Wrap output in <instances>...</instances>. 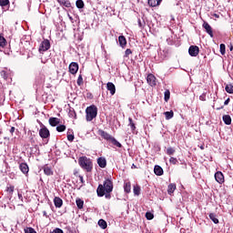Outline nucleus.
Segmentation results:
<instances>
[{"label":"nucleus","mask_w":233,"mask_h":233,"mask_svg":"<svg viewBox=\"0 0 233 233\" xmlns=\"http://www.w3.org/2000/svg\"><path fill=\"white\" fill-rule=\"evenodd\" d=\"M39 136L43 139H46L47 137H50V131L48 130V128L44 127L39 130Z\"/></svg>","instance_id":"6e6552de"},{"label":"nucleus","mask_w":233,"mask_h":233,"mask_svg":"<svg viewBox=\"0 0 233 233\" xmlns=\"http://www.w3.org/2000/svg\"><path fill=\"white\" fill-rule=\"evenodd\" d=\"M147 81L149 86H156V85H157V79L156 78V76H154L153 74L147 75Z\"/></svg>","instance_id":"0eeeda50"},{"label":"nucleus","mask_w":233,"mask_h":233,"mask_svg":"<svg viewBox=\"0 0 233 233\" xmlns=\"http://www.w3.org/2000/svg\"><path fill=\"white\" fill-rule=\"evenodd\" d=\"M66 228V230H69V232H70V230H71L72 228H70L69 226H67Z\"/></svg>","instance_id":"6e6d98bb"},{"label":"nucleus","mask_w":233,"mask_h":233,"mask_svg":"<svg viewBox=\"0 0 233 233\" xmlns=\"http://www.w3.org/2000/svg\"><path fill=\"white\" fill-rule=\"evenodd\" d=\"M97 165L100 168H105L106 167V158L100 157L97 158Z\"/></svg>","instance_id":"2eb2a0df"},{"label":"nucleus","mask_w":233,"mask_h":233,"mask_svg":"<svg viewBox=\"0 0 233 233\" xmlns=\"http://www.w3.org/2000/svg\"><path fill=\"white\" fill-rule=\"evenodd\" d=\"M77 70H79V65H77V63L76 62H72L69 65V72L70 74H77Z\"/></svg>","instance_id":"1a4fd4ad"},{"label":"nucleus","mask_w":233,"mask_h":233,"mask_svg":"<svg viewBox=\"0 0 233 233\" xmlns=\"http://www.w3.org/2000/svg\"><path fill=\"white\" fill-rule=\"evenodd\" d=\"M124 190L127 194H130V190H131L130 182H127L124 184Z\"/></svg>","instance_id":"cd10ccee"},{"label":"nucleus","mask_w":233,"mask_h":233,"mask_svg":"<svg viewBox=\"0 0 233 233\" xmlns=\"http://www.w3.org/2000/svg\"><path fill=\"white\" fill-rule=\"evenodd\" d=\"M166 119H172L174 117V111H167L164 113Z\"/></svg>","instance_id":"473e14b6"},{"label":"nucleus","mask_w":233,"mask_h":233,"mask_svg":"<svg viewBox=\"0 0 233 233\" xmlns=\"http://www.w3.org/2000/svg\"><path fill=\"white\" fill-rule=\"evenodd\" d=\"M97 117V106L92 105L86 109V121H92Z\"/></svg>","instance_id":"20e7f679"},{"label":"nucleus","mask_w":233,"mask_h":233,"mask_svg":"<svg viewBox=\"0 0 233 233\" xmlns=\"http://www.w3.org/2000/svg\"><path fill=\"white\" fill-rule=\"evenodd\" d=\"M15 132V127H12L10 129V134H14Z\"/></svg>","instance_id":"3c124183"},{"label":"nucleus","mask_w":233,"mask_h":233,"mask_svg":"<svg viewBox=\"0 0 233 233\" xmlns=\"http://www.w3.org/2000/svg\"><path fill=\"white\" fill-rule=\"evenodd\" d=\"M133 192L136 196H139L141 194V187L139 186H134Z\"/></svg>","instance_id":"7c9ffc66"},{"label":"nucleus","mask_w":233,"mask_h":233,"mask_svg":"<svg viewBox=\"0 0 233 233\" xmlns=\"http://www.w3.org/2000/svg\"><path fill=\"white\" fill-rule=\"evenodd\" d=\"M43 169H44V174L46 176H54V171L52 170V167L48 166H45Z\"/></svg>","instance_id":"a211bd4d"},{"label":"nucleus","mask_w":233,"mask_h":233,"mask_svg":"<svg viewBox=\"0 0 233 233\" xmlns=\"http://www.w3.org/2000/svg\"><path fill=\"white\" fill-rule=\"evenodd\" d=\"M220 54H221V56H225V54H226V46H225V44H220Z\"/></svg>","instance_id":"58836bf2"},{"label":"nucleus","mask_w":233,"mask_h":233,"mask_svg":"<svg viewBox=\"0 0 233 233\" xmlns=\"http://www.w3.org/2000/svg\"><path fill=\"white\" fill-rule=\"evenodd\" d=\"M106 90L110 92L111 96H114V94H116V85L112 82H108L106 84Z\"/></svg>","instance_id":"f8f14e48"},{"label":"nucleus","mask_w":233,"mask_h":233,"mask_svg":"<svg viewBox=\"0 0 233 233\" xmlns=\"http://www.w3.org/2000/svg\"><path fill=\"white\" fill-rule=\"evenodd\" d=\"M203 28H205L207 34L210 35V37H214V33L212 32V26L208 25V23L204 22L202 25Z\"/></svg>","instance_id":"9b49d317"},{"label":"nucleus","mask_w":233,"mask_h":233,"mask_svg":"<svg viewBox=\"0 0 233 233\" xmlns=\"http://www.w3.org/2000/svg\"><path fill=\"white\" fill-rule=\"evenodd\" d=\"M200 101H207V94L203 93L199 96Z\"/></svg>","instance_id":"a18cd8bd"},{"label":"nucleus","mask_w":233,"mask_h":233,"mask_svg":"<svg viewBox=\"0 0 233 233\" xmlns=\"http://www.w3.org/2000/svg\"><path fill=\"white\" fill-rule=\"evenodd\" d=\"M128 121H129L128 127H130L131 131L134 132L136 130V123H134V120L132 119V117H129Z\"/></svg>","instance_id":"bb28decb"},{"label":"nucleus","mask_w":233,"mask_h":233,"mask_svg":"<svg viewBox=\"0 0 233 233\" xmlns=\"http://www.w3.org/2000/svg\"><path fill=\"white\" fill-rule=\"evenodd\" d=\"M215 179L217 183H219L220 185L221 183L225 182V177L223 176V173L220 171H218L217 173H215Z\"/></svg>","instance_id":"9d476101"},{"label":"nucleus","mask_w":233,"mask_h":233,"mask_svg":"<svg viewBox=\"0 0 233 233\" xmlns=\"http://www.w3.org/2000/svg\"><path fill=\"white\" fill-rule=\"evenodd\" d=\"M209 219H211V221H213L215 225H218V223H219V219H218V218L216 217V214L214 213L209 214Z\"/></svg>","instance_id":"a878e982"},{"label":"nucleus","mask_w":233,"mask_h":233,"mask_svg":"<svg viewBox=\"0 0 233 233\" xmlns=\"http://www.w3.org/2000/svg\"><path fill=\"white\" fill-rule=\"evenodd\" d=\"M38 50L40 54H43V52H46V50H50V41L48 39H45L44 41H42Z\"/></svg>","instance_id":"39448f33"},{"label":"nucleus","mask_w":233,"mask_h":233,"mask_svg":"<svg viewBox=\"0 0 233 233\" xmlns=\"http://www.w3.org/2000/svg\"><path fill=\"white\" fill-rule=\"evenodd\" d=\"M222 119H223L225 125H231L232 124V118L230 117L229 115H224L222 116Z\"/></svg>","instance_id":"5701e85b"},{"label":"nucleus","mask_w":233,"mask_h":233,"mask_svg":"<svg viewBox=\"0 0 233 233\" xmlns=\"http://www.w3.org/2000/svg\"><path fill=\"white\" fill-rule=\"evenodd\" d=\"M19 168L23 174H28L30 168L28 167V164L26 163H21L19 165Z\"/></svg>","instance_id":"dca6fc26"},{"label":"nucleus","mask_w":233,"mask_h":233,"mask_svg":"<svg viewBox=\"0 0 233 233\" xmlns=\"http://www.w3.org/2000/svg\"><path fill=\"white\" fill-rule=\"evenodd\" d=\"M106 198H108V195H106Z\"/></svg>","instance_id":"052dcab7"},{"label":"nucleus","mask_w":233,"mask_h":233,"mask_svg":"<svg viewBox=\"0 0 233 233\" xmlns=\"http://www.w3.org/2000/svg\"><path fill=\"white\" fill-rule=\"evenodd\" d=\"M1 76H4V79H7L8 78V75H6L5 71H2L1 72Z\"/></svg>","instance_id":"de8ad7c7"},{"label":"nucleus","mask_w":233,"mask_h":233,"mask_svg":"<svg viewBox=\"0 0 233 233\" xmlns=\"http://www.w3.org/2000/svg\"><path fill=\"white\" fill-rule=\"evenodd\" d=\"M61 123V119L57 118V117H50L49 118V125L51 127H57V125H59Z\"/></svg>","instance_id":"4468645a"},{"label":"nucleus","mask_w":233,"mask_h":233,"mask_svg":"<svg viewBox=\"0 0 233 233\" xmlns=\"http://www.w3.org/2000/svg\"><path fill=\"white\" fill-rule=\"evenodd\" d=\"M98 226H99L100 228H102L103 230H105V228H106V227H108V225L106 224V221H105V219H99V220H98Z\"/></svg>","instance_id":"393cba45"},{"label":"nucleus","mask_w":233,"mask_h":233,"mask_svg":"<svg viewBox=\"0 0 233 233\" xmlns=\"http://www.w3.org/2000/svg\"><path fill=\"white\" fill-rule=\"evenodd\" d=\"M146 218L150 221L151 219H154V214H152L151 212H147Z\"/></svg>","instance_id":"a19ab883"},{"label":"nucleus","mask_w":233,"mask_h":233,"mask_svg":"<svg viewBox=\"0 0 233 233\" xmlns=\"http://www.w3.org/2000/svg\"><path fill=\"white\" fill-rule=\"evenodd\" d=\"M56 130H57L58 132H65V130H66V126H65V125H59V126L56 127Z\"/></svg>","instance_id":"e433bc0d"},{"label":"nucleus","mask_w":233,"mask_h":233,"mask_svg":"<svg viewBox=\"0 0 233 233\" xmlns=\"http://www.w3.org/2000/svg\"><path fill=\"white\" fill-rule=\"evenodd\" d=\"M0 134H3V132H2V131H0Z\"/></svg>","instance_id":"680f3d73"},{"label":"nucleus","mask_w":233,"mask_h":233,"mask_svg":"<svg viewBox=\"0 0 233 233\" xmlns=\"http://www.w3.org/2000/svg\"><path fill=\"white\" fill-rule=\"evenodd\" d=\"M18 199H20L21 201H23V195L21 193H18Z\"/></svg>","instance_id":"603ef678"},{"label":"nucleus","mask_w":233,"mask_h":233,"mask_svg":"<svg viewBox=\"0 0 233 233\" xmlns=\"http://www.w3.org/2000/svg\"><path fill=\"white\" fill-rule=\"evenodd\" d=\"M221 108H223V106H221V107H218V108H217V110H221Z\"/></svg>","instance_id":"13d9d810"},{"label":"nucleus","mask_w":233,"mask_h":233,"mask_svg":"<svg viewBox=\"0 0 233 233\" xmlns=\"http://www.w3.org/2000/svg\"><path fill=\"white\" fill-rule=\"evenodd\" d=\"M166 154H167V156H174L176 149L174 147H167Z\"/></svg>","instance_id":"72a5a7b5"},{"label":"nucleus","mask_w":233,"mask_h":233,"mask_svg":"<svg viewBox=\"0 0 233 233\" xmlns=\"http://www.w3.org/2000/svg\"><path fill=\"white\" fill-rule=\"evenodd\" d=\"M25 233H37L34 228H26Z\"/></svg>","instance_id":"79ce46f5"},{"label":"nucleus","mask_w":233,"mask_h":233,"mask_svg":"<svg viewBox=\"0 0 233 233\" xmlns=\"http://www.w3.org/2000/svg\"><path fill=\"white\" fill-rule=\"evenodd\" d=\"M57 3H59V5L61 6H65L66 8H70V6H72V4L70 3L69 0H56Z\"/></svg>","instance_id":"f3484780"},{"label":"nucleus","mask_w":233,"mask_h":233,"mask_svg":"<svg viewBox=\"0 0 233 233\" xmlns=\"http://www.w3.org/2000/svg\"><path fill=\"white\" fill-rule=\"evenodd\" d=\"M0 46L2 48H5V46H6V39L4 38V36L1 35H0Z\"/></svg>","instance_id":"2f4dec72"},{"label":"nucleus","mask_w":233,"mask_h":233,"mask_svg":"<svg viewBox=\"0 0 233 233\" xmlns=\"http://www.w3.org/2000/svg\"><path fill=\"white\" fill-rule=\"evenodd\" d=\"M168 99H170V91L169 90H166L164 93V100L166 102H168Z\"/></svg>","instance_id":"c9c22d12"},{"label":"nucleus","mask_w":233,"mask_h":233,"mask_svg":"<svg viewBox=\"0 0 233 233\" xmlns=\"http://www.w3.org/2000/svg\"><path fill=\"white\" fill-rule=\"evenodd\" d=\"M230 50H233V46L230 47Z\"/></svg>","instance_id":"bf43d9fd"},{"label":"nucleus","mask_w":233,"mask_h":233,"mask_svg":"<svg viewBox=\"0 0 233 233\" xmlns=\"http://www.w3.org/2000/svg\"><path fill=\"white\" fill-rule=\"evenodd\" d=\"M225 90L228 92V94H233V85L228 84L225 87Z\"/></svg>","instance_id":"c756f323"},{"label":"nucleus","mask_w":233,"mask_h":233,"mask_svg":"<svg viewBox=\"0 0 233 233\" xmlns=\"http://www.w3.org/2000/svg\"><path fill=\"white\" fill-rule=\"evenodd\" d=\"M68 18L70 19V21H74V18L72 16H70V14H67Z\"/></svg>","instance_id":"5fc2aeb1"},{"label":"nucleus","mask_w":233,"mask_h":233,"mask_svg":"<svg viewBox=\"0 0 233 233\" xmlns=\"http://www.w3.org/2000/svg\"><path fill=\"white\" fill-rule=\"evenodd\" d=\"M130 54H132V50L131 49H127L125 51V57H128L130 56Z\"/></svg>","instance_id":"49530a36"},{"label":"nucleus","mask_w":233,"mask_h":233,"mask_svg":"<svg viewBox=\"0 0 233 233\" xmlns=\"http://www.w3.org/2000/svg\"><path fill=\"white\" fill-rule=\"evenodd\" d=\"M154 172L156 176H163V167L161 166H155Z\"/></svg>","instance_id":"4be33fe9"},{"label":"nucleus","mask_w":233,"mask_h":233,"mask_svg":"<svg viewBox=\"0 0 233 233\" xmlns=\"http://www.w3.org/2000/svg\"><path fill=\"white\" fill-rule=\"evenodd\" d=\"M14 186H9L6 187V192H8V194H10V196H12V194H14Z\"/></svg>","instance_id":"ea45409f"},{"label":"nucleus","mask_w":233,"mask_h":233,"mask_svg":"<svg viewBox=\"0 0 233 233\" xmlns=\"http://www.w3.org/2000/svg\"><path fill=\"white\" fill-rule=\"evenodd\" d=\"M54 205L56 208H61L63 207V199H61L59 197H55Z\"/></svg>","instance_id":"ddd939ff"},{"label":"nucleus","mask_w":233,"mask_h":233,"mask_svg":"<svg viewBox=\"0 0 233 233\" xmlns=\"http://www.w3.org/2000/svg\"><path fill=\"white\" fill-rule=\"evenodd\" d=\"M114 190V183L110 178H107L104 181L103 184H99L96 189V194L98 198H103L105 194H110Z\"/></svg>","instance_id":"f257e3e1"},{"label":"nucleus","mask_w":233,"mask_h":233,"mask_svg":"<svg viewBox=\"0 0 233 233\" xmlns=\"http://www.w3.org/2000/svg\"><path fill=\"white\" fill-rule=\"evenodd\" d=\"M228 103H230V98H228L225 100V102H224L225 106H227V105H228Z\"/></svg>","instance_id":"8fccbe9b"},{"label":"nucleus","mask_w":233,"mask_h":233,"mask_svg":"<svg viewBox=\"0 0 233 233\" xmlns=\"http://www.w3.org/2000/svg\"><path fill=\"white\" fill-rule=\"evenodd\" d=\"M188 54L191 57H198V56H199V47L198 46H190Z\"/></svg>","instance_id":"423d86ee"},{"label":"nucleus","mask_w":233,"mask_h":233,"mask_svg":"<svg viewBox=\"0 0 233 233\" xmlns=\"http://www.w3.org/2000/svg\"><path fill=\"white\" fill-rule=\"evenodd\" d=\"M138 26H140V28L143 27V24H141V20H138Z\"/></svg>","instance_id":"864d4df0"},{"label":"nucleus","mask_w":233,"mask_h":233,"mask_svg":"<svg viewBox=\"0 0 233 233\" xmlns=\"http://www.w3.org/2000/svg\"><path fill=\"white\" fill-rule=\"evenodd\" d=\"M80 182L82 183V185H85V179L83 178V176L79 175L78 176Z\"/></svg>","instance_id":"09e8293b"},{"label":"nucleus","mask_w":233,"mask_h":233,"mask_svg":"<svg viewBox=\"0 0 233 233\" xmlns=\"http://www.w3.org/2000/svg\"><path fill=\"white\" fill-rule=\"evenodd\" d=\"M98 134L101 136V137H103V139H106V141H110V143H112V145L115 147H117V148H121L123 147V145H121V143H119L116 137H112L103 129L98 130Z\"/></svg>","instance_id":"f03ea898"},{"label":"nucleus","mask_w":233,"mask_h":233,"mask_svg":"<svg viewBox=\"0 0 233 233\" xmlns=\"http://www.w3.org/2000/svg\"><path fill=\"white\" fill-rule=\"evenodd\" d=\"M76 8H85V2L83 0H76Z\"/></svg>","instance_id":"f704fd0d"},{"label":"nucleus","mask_w":233,"mask_h":233,"mask_svg":"<svg viewBox=\"0 0 233 233\" xmlns=\"http://www.w3.org/2000/svg\"><path fill=\"white\" fill-rule=\"evenodd\" d=\"M67 141H74V131L72 129L67 130Z\"/></svg>","instance_id":"b1692460"},{"label":"nucleus","mask_w":233,"mask_h":233,"mask_svg":"<svg viewBox=\"0 0 233 233\" xmlns=\"http://www.w3.org/2000/svg\"><path fill=\"white\" fill-rule=\"evenodd\" d=\"M76 83L79 86L83 85V76L81 75L78 76Z\"/></svg>","instance_id":"c03bdc74"},{"label":"nucleus","mask_w":233,"mask_h":233,"mask_svg":"<svg viewBox=\"0 0 233 233\" xmlns=\"http://www.w3.org/2000/svg\"><path fill=\"white\" fill-rule=\"evenodd\" d=\"M118 43L122 48H125V46H127V38L123 35H120L118 37Z\"/></svg>","instance_id":"412c9836"},{"label":"nucleus","mask_w":233,"mask_h":233,"mask_svg":"<svg viewBox=\"0 0 233 233\" xmlns=\"http://www.w3.org/2000/svg\"><path fill=\"white\" fill-rule=\"evenodd\" d=\"M10 5L9 0H0V6H8Z\"/></svg>","instance_id":"4c0bfd02"},{"label":"nucleus","mask_w":233,"mask_h":233,"mask_svg":"<svg viewBox=\"0 0 233 233\" xmlns=\"http://www.w3.org/2000/svg\"><path fill=\"white\" fill-rule=\"evenodd\" d=\"M43 216L46 217V211H43Z\"/></svg>","instance_id":"4d7b16f0"},{"label":"nucleus","mask_w":233,"mask_h":233,"mask_svg":"<svg viewBox=\"0 0 233 233\" xmlns=\"http://www.w3.org/2000/svg\"><path fill=\"white\" fill-rule=\"evenodd\" d=\"M174 192H176V184L171 183L167 186V194L169 196H172V194H174Z\"/></svg>","instance_id":"6ab92c4d"},{"label":"nucleus","mask_w":233,"mask_h":233,"mask_svg":"<svg viewBox=\"0 0 233 233\" xmlns=\"http://www.w3.org/2000/svg\"><path fill=\"white\" fill-rule=\"evenodd\" d=\"M169 163H171L172 165H177V158L171 157L169 158Z\"/></svg>","instance_id":"37998d69"},{"label":"nucleus","mask_w":233,"mask_h":233,"mask_svg":"<svg viewBox=\"0 0 233 233\" xmlns=\"http://www.w3.org/2000/svg\"><path fill=\"white\" fill-rule=\"evenodd\" d=\"M161 1L163 0H147V3L149 6L154 7V6H159V5H161Z\"/></svg>","instance_id":"aec40b11"},{"label":"nucleus","mask_w":233,"mask_h":233,"mask_svg":"<svg viewBox=\"0 0 233 233\" xmlns=\"http://www.w3.org/2000/svg\"><path fill=\"white\" fill-rule=\"evenodd\" d=\"M78 164L83 168L86 170V172H92V168H94V165L92 164V160L86 157H81L78 159Z\"/></svg>","instance_id":"7ed1b4c3"},{"label":"nucleus","mask_w":233,"mask_h":233,"mask_svg":"<svg viewBox=\"0 0 233 233\" xmlns=\"http://www.w3.org/2000/svg\"><path fill=\"white\" fill-rule=\"evenodd\" d=\"M76 203L77 208L79 209L83 208V206L85 205V201H83L81 198H77Z\"/></svg>","instance_id":"c85d7f7f"}]
</instances>
